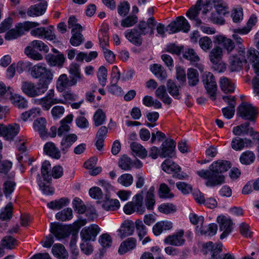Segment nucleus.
<instances>
[{"mask_svg": "<svg viewBox=\"0 0 259 259\" xmlns=\"http://www.w3.org/2000/svg\"><path fill=\"white\" fill-rule=\"evenodd\" d=\"M132 151L138 157L142 159L146 158L147 156V151L140 144L133 142L131 144Z\"/></svg>", "mask_w": 259, "mask_h": 259, "instance_id": "39", "label": "nucleus"}, {"mask_svg": "<svg viewBox=\"0 0 259 259\" xmlns=\"http://www.w3.org/2000/svg\"><path fill=\"white\" fill-rule=\"evenodd\" d=\"M202 0H197L196 5L188 10L186 15L189 19L193 20L197 17L200 11L202 9Z\"/></svg>", "mask_w": 259, "mask_h": 259, "instance_id": "44", "label": "nucleus"}, {"mask_svg": "<svg viewBox=\"0 0 259 259\" xmlns=\"http://www.w3.org/2000/svg\"><path fill=\"white\" fill-rule=\"evenodd\" d=\"M20 126L17 123L10 124L7 125L5 139L12 141L14 139L20 131Z\"/></svg>", "mask_w": 259, "mask_h": 259, "instance_id": "28", "label": "nucleus"}, {"mask_svg": "<svg viewBox=\"0 0 259 259\" xmlns=\"http://www.w3.org/2000/svg\"><path fill=\"white\" fill-rule=\"evenodd\" d=\"M100 229L97 225L92 224L88 227L83 228L80 232V236L82 240L88 241L94 240Z\"/></svg>", "mask_w": 259, "mask_h": 259, "instance_id": "12", "label": "nucleus"}, {"mask_svg": "<svg viewBox=\"0 0 259 259\" xmlns=\"http://www.w3.org/2000/svg\"><path fill=\"white\" fill-rule=\"evenodd\" d=\"M73 207L75 211L78 213L82 214L86 210V206L83 204L82 201L79 198L76 197L72 202Z\"/></svg>", "mask_w": 259, "mask_h": 259, "instance_id": "58", "label": "nucleus"}, {"mask_svg": "<svg viewBox=\"0 0 259 259\" xmlns=\"http://www.w3.org/2000/svg\"><path fill=\"white\" fill-rule=\"evenodd\" d=\"M184 230H180L174 234L166 237L164 240V243L176 246H181L183 245L185 242V240L184 238Z\"/></svg>", "mask_w": 259, "mask_h": 259, "instance_id": "14", "label": "nucleus"}, {"mask_svg": "<svg viewBox=\"0 0 259 259\" xmlns=\"http://www.w3.org/2000/svg\"><path fill=\"white\" fill-rule=\"evenodd\" d=\"M48 89L47 83L37 82L36 85L31 81H23L21 85L22 92L28 97L34 98L44 94Z\"/></svg>", "mask_w": 259, "mask_h": 259, "instance_id": "4", "label": "nucleus"}, {"mask_svg": "<svg viewBox=\"0 0 259 259\" xmlns=\"http://www.w3.org/2000/svg\"><path fill=\"white\" fill-rule=\"evenodd\" d=\"M255 159L254 153L250 151L243 152L240 156V161L241 163L249 165L252 163Z\"/></svg>", "mask_w": 259, "mask_h": 259, "instance_id": "53", "label": "nucleus"}, {"mask_svg": "<svg viewBox=\"0 0 259 259\" xmlns=\"http://www.w3.org/2000/svg\"><path fill=\"white\" fill-rule=\"evenodd\" d=\"M47 5V2H44L31 6L27 12V15L30 17H36L42 15L46 12Z\"/></svg>", "mask_w": 259, "mask_h": 259, "instance_id": "21", "label": "nucleus"}, {"mask_svg": "<svg viewBox=\"0 0 259 259\" xmlns=\"http://www.w3.org/2000/svg\"><path fill=\"white\" fill-rule=\"evenodd\" d=\"M56 218L58 220L66 221L70 220L72 218V210L70 208H66L56 214Z\"/></svg>", "mask_w": 259, "mask_h": 259, "instance_id": "52", "label": "nucleus"}, {"mask_svg": "<svg viewBox=\"0 0 259 259\" xmlns=\"http://www.w3.org/2000/svg\"><path fill=\"white\" fill-rule=\"evenodd\" d=\"M40 109L39 108H33L31 109L23 112L21 114V118L24 121L28 119L32 120L40 114Z\"/></svg>", "mask_w": 259, "mask_h": 259, "instance_id": "43", "label": "nucleus"}, {"mask_svg": "<svg viewBox=\"0 0 259 259\" xmlns=\"http://www.w3.org/2000/svg\"><path fill=\"white\" fill-rule=\"evenodd\" d=\"M50 231L58 239L64 238L70 234L68 227L56 224H51Z\"/></svg>", "mask_w": 259, "mask_h": 259, "instance_id": "15", "label": "nucleus"}, {"mask_svg": "<svg viewBox=\"0 0 259 259\" xmlns=\"http://www.w3.org/2000/svg\"><path fill=\"white\" fill-rule=\"evenodd\" d=\"M118 166L124 170H130L133 167V162L129 157L123 155L119 160Z\"/></svg>", "mask_w": 259, "mask_h": 259, "instance_id": "46", "label": "nucleus"}, {"mask_svg": "<svg viewBox=\"0 0 259 259\" xmlns=\"http://www.w3.org/2000/svg\"><path fill=\"white\" fill-rule=\"evenodd\" d=\"M30 74L34 78H41L38 82L47 83V87L52 81L53 78V73L51 70L48 69L45 64L38 63L31 67Z\"/></svg>", "mask_w": 259, "mask_h": 259, "instance_id": "3", "label": "nucleus"}, {"mask_svg": "<svg viewBox=\"0 0 259 259\" xmlns=\"http://www.w3.org/2000/svg\"><path fill=\"white\" fill-rule=\"evenodd\" d=\"M245 52L241 51L239 52V55L241 58L238 57L237 55H232L229 57L230 68L232 71H237L241 69L242 66V62L249 63L255 73L259 71V52L254 49H249L246 52V58L245 57Z\"/></svg>", "mask_w": 259, "mask_h": 259, "instance_id": "2", "label": "nucleus"}, {"mask_svg": "<svg viewBox=\"0 0 259 259\" xmlns=\"http://www.w3.org/2000/svg\"><path fill=\"white\" fill-rule=\"evenodd\" d=\"M69 200L66 198H62L59 200L51 201L48 203V206L53 210L60 209L69 203Z\"/></svg>", "mask_w": 259, "mask_h": 259, "instance_id": "45", "label": "nucleus"}, {"mask_svg": "<svg viewBox=\"0 0 259 259\" xmlns=\"http://www.w3.org/2000/svg\"><path fill=\"white\" fill-rule=\"evenodd\" d=\"M189 219L190 222L193 225H197L200 224V226H197L196 227V230L198 231L200 234H206L207 231L204 230V228L203 226L204 223V217L202 216H198L197 214L191 213L189 215Z\"/></svg>", "mask_w": 259, "mask_h": 259, "instance_id": "27", "label": "nucleus"}, {"mask_svg": "<svg viewBox=\"0 0 259 259\" xmlns=\"http://www.w3.org/2000/svg\"><path fill=\"white\" fill-rule=\"evenodd\" d=\"M154 192L155 188L151 186L146 193L145 202L146 208L148 210H152L155 203Z\"/></svg>", "mask_w": 259, "mask_h": 259, "instance_id": "32", "label": "nucleus"}, {"mask_svg": "<svg viewBox=\"0 0 259 259\" xmlns=\"http://www.w3.org/2000/svg\"><path fill=\"white\" fill-rule=\"evenodd\" d=\"M256 22V16L254 14L251 15L248 19L246 25L242 28L243 30L241 31L243 32V33H248L251 30L252 27L255 25Z\"/></svg>", "mask_w": 259, "mask_h": 259, "instance_id": "63", "label": "nucleus"}, {"mask_svg": "<svg viewBox=\"0 0 259 259\" xmlns=\"http://www.w3.org/2000/svg\"><path fill=\"white\" fill-rule=\"evenodd\" d=\"M166 85L168 91L170 95L174 98L179 99L180 98L179 90L176 83L171 80H169L167 81Z\"/></svg>", "mask_w": 259, "mask_h": 259, "instance_id": "54", "label": "nucleus"}, {"mask_svg": "<svg viewBox=\"0 0 259 259\" xmlns=\"http://www.w3.org/2000/svg\"><path fill=\"white\" fill-rule=\"evenodd\" d=\"M98 38L101 48L103 49L107 48L109 46V35L108 31L106 28H102L100 30L98 34Z\"/></svg>", "mask_w": 259, "mask_h": 259, "instance_id": "40", "label": "nucleus"}, {"mask_svg": "<svg viewBox=\"0 0 259 259\" xmlns=\"http://www.w3.org/2000/svg\"><path fill=\"white\" fill-rule=\"evenodd\" d=\"M44 152L53 158L59 159L61 157V151L54 143L48 142L44 147Z\"/></svg>", "mask_w": 259, "mask_h": 259, "instance_id": "24", "label": "nucleus"}, {"mask_svg": "<svg viewBox=\"0 0 259 259\" xmlns=\"http://www.w3.org/2000/svg\"><path fill=\"white\" fill-rule=\"evenodd\" d=\"M138 22V17L135 15H130L123 19L121 25L123 27H130L134 25Z\"/></svg>", "mask_w": 259, "mask_h": 259, "instance_id": "64", "label": "nucleus"}, {"mask_svg": "<svg viewBox=\"0 0 259 259\" xmlns=\"http://www.w3.org/2000/svg\"><path fill=\"white\" fill-rule=\"evenodd\" d=\"M107 76V70L106 68L102 66H101L98 71L97 76L100 83L103 87L105 86L106 83Z\"/></svg>", "mask_w": 259, "mask_h": 259, "instance_id": "60", "label": "nucleus"}, {"mask_svg": "<svg viewBox=\"0 0 259 259\" xmlns=\"http://www.w3.org/2000/svg\"><path fill=\"white\" fill-rule=\"evenodd\" d=\"M217 39L219 43L223 45L224 48L227 50L228 53L231 52L234 49V43L231 39L222 35L218 36Z\"/></svg>", "mask_w": 259, "mask_h": 259, "instance_id": "42", "label": "nucleus"}, {"mask_svg": "<svg viewBox=\"0 0 259 259\" xmlns=\"http://www.w3.org/2000/svg\"><path fill=\"white\" fill-rule=\"evenodd\" d=\"M231 163L227 160H218L213 162L208 170L201 169L197 171V174L206 180L205 185L207 187H215L225 183V176L223 173L231 168Z\"/></svg>", "mask_w": 259, "mask_h": 259, "instance_id": "1", "label": "nucleus"}, {"mask_svg": "<svg viewBox=\"0 0 259 259\" xmlns=\"http://www.w3.org/2000/svg\"><path fill=\"white\" fill-rule=\"evenodd\" d=\"M135 230V225L131 220H125L118 230L119 236L121 238L133 235Z\"/></svg>", "mask_w": 259, "mask_h": 259, "instance_id": "19", "label": "nucleus"}, {"mask_svg": "<svg viewBox=\"0 0 259 259\" xmlns=\"http://www.w3.org/2000/svg\"><path fill=\"white\" fill-rule=\"evenodd\" d=\"M187 75L189 85L194 87L199 83V73L196 69L192 68H189L187 70Z\"/></svg>", "mask_w": 259, "mask_h": 259, "instance_id": "31", "label": "nucleus"}, {"mask_svg": "<svg viewBox=\"0 0 259 259\" xmlns=\"http://www.w3.org/2000/svg\"><path fill=\"white\" fill-rule=\"evenodd\" d=\"M202 81L210 98L215 100L218 87L213 75L209 72H204L202 76Z\"/></svg>", "mask_w": 259, "mask_h": 259, "instance_id": "8", "label": "nucleus"}, {"mask_svg": "<svg viewBox=\"0 0 259 259\" xmlns=\"http://www.w3.org/2000/svg\"><path fill=\"white\" fill-rule=\"evenodd\" d=\"M69 77L76 85L78 81L82 79L80 67L76 63H72L68 67Z\"/></svg>", "mask_w": 259, "mask_h": 259, "instance_id": "18", "label": "nucleus"}, {"mask_svg": "<svg viewBox=\"0 0 259 259\" xmlns=\"http://www.w3.org/2000/svg\"><path fill=\"white\" fill-rule=\"evenodd\" d=\"M237 114L242 119L255 122L258 112L257 108L247 102H243L237 108Z\"/></svg>", "mask_w": 259, "mask_h": 259, "instance_id": "7", "label": "nucleus"}, {"mask_svg": "<svg viewBox=\"0 0 259 259\" xmlns=\"http://www.w3.org/2000/svg\"><path fill=\"white\" fill-rule=\"evenodd\" d=\"M142 34L135 28L125 31V37L133 45L140 46L143 42Z\"/></svg>", "mask_w": 259, "mask_h": 259, "instance_id": "16", "label": "nucleus"}, {"mask_svg": "<svg viewBox=\"0 0 259 259\" xmlns=\"http://www.w3.org/2000/svg\"><path fill=\"white\" fill-rule=\"evenodd\" d=\"M133 177L130 174H124L121 175L117 180L118 183L127 187L130 186L133 182Z\"/></svg>", "mask_w": 259, "mask_h": 259, "instance_id": "55", "label": "nucleus"}, {"mask_svg": "<svg viewBox=\"0 0 259 259\" xmlns=\"http://www.w3.org/2000/svg\"><path fill=\"white\" fill-rule=\"evenodd\" d=\"M53 26H50L48 28L40 27L31 30V35L39 38H44L50 40L56 39V36L53 31Z\"/></svg>", "mask_w": 259, "mask_h": 259, "instance_id": "11", "label": "nucleus"}, {"mask_svg": "<svg viewBox=\"0 0 259 259\" xmlns=\"http://www.w3.org/2000/svg\"><path fill=\"white\" fill-rule=\"evenodd\" d=\"M150 70L161 80H165L167 77L166 71L161 65L154 64L150 66Z\"/></svg>", "mask_w": 259, "mask_h": 259, "instance_id": "30", "label": "nucleus"}, {"mask_svg": "<svg viewBox=\"0 0 259 259\" xmlns=\"http://www.w3.org/2000/svg\"><path fill=\"white\" fill-rule=\"evenodd\" d=\"M143 191L141 193L135 195L133 198L131 203L133 204V206L136 209V212L140 214H143L145 211V207L143 205V197L142 195Z\"/></svg>", "mask_w": 259, "mask_h": 259, "instance_id": "26", "label": "nucleus"}, {"mask_svg": "<svg viewBox=\"0 0 259 259\" xmlns=\"http://www.w3.org/2000/svg\"><path fill=\"white\" fill-rule=\"evenodd\" d=\"M190 25L185 17L180 16L167 26V31H168L169 34L175 33L180 31L187 32L190 30Z\"/></svg>", "mask_w": 259, "mask_h": 259, "instance_id": "9", "label": "nucleus"}, {"mask_svg": "<svg viewBox=\"0 0 259 259\" xmlns=\"http://www.w3.org/2000/svg\"><path fill=\"white\" fill-rule=\"evenodd\" d=\"M217 222L219 224L220 230L223 231L220 238L223 239L227 237L232 232L233 229V222L232 220L225 216H219L217 218Z\"/></svg>", "mask_w": 259, "mask_h": 259, "instance_id": "10", "label": "nucleus"}, {"mask_svg": "<svg viewBox=\"0 0 259 259\" xmlns=\"http://www.w3.org/2000/svg\"><path fill=\"white\" fill-rule=\"evenodd\" d=\"M77 140V136L74 134L65 135L60 143V150L65 154L69 151L73 144Z\"/></svg>", "mask_w": 259, "mask_h": 259, "instance_id": "17", "label": "nucleus"}, {"mask_svg": "<svg viewBox=\"0 0 259 259\" xmlns=\"http://www.w3.org/2000/svg\"><path fill=\"white\" fill-rule=\"evenodd\" d=\"M120 206L119 201L117 199H108L103 205V208L107 211H114L117 209Z\"/></svg>", "mask_w": 259, "mask_h": 259, "instance_id": "49", "label": "nucleus"}, {"mask_svg": "<svg viewBox=\"0 0 259 259\" xmlns=\"http://www.w3.org/2000/svg\"><path fill=\"white\" fill-rule=\"evenodd\" d=\"M52 250L53 254L60 259H66L68 257V252L62 244H55Z\"/></svg>", "mask_w": 259, "mask_h": 259, "instance_id": "36", "label": "nucleus"}, {"mask_svg": "<svg viewBox=\"0 0 259 259\" xmlns=\"http://www.w3.org/2000/svg\"><path fill=\"white\" fill-rule=\"evenodd\" d=\"M34 103L40 105L44 110L48 111L53 105L59 103L65 104V102L62 99L55 98V91L51 89L43 98L35 99Z\"/></svg>", "mask_w": 259, "mask_h": 259, "instance_id": "6", "label": "nucleus"}, {"mask_svg": "<svg viewBox=\"0 0 259 259\" xmlns=\"http://www.w3.org/2000/svg\"><path fill=\"white\" fill-rule=\"evenodd\" d=\"M68 27L71 28V33H73L75 31H82L81 26L77 23L76 18L73 16H70L68 21Z\"/></svg>", "mask_w": 259, "mask_h": 259, "instance_id": "61", "label": "nucleus"}, {"mask_svg": "<svg viewBox=\"0 0 259 259\" xmlns=\"http://www.w3.org/2000/svg\"><path fill=\"white\" fill-rule=\"evenodd\" d=\"M74 85L75 84L66 74L60 75L56 82V88L60 92H62L66 88Z\"/></svg>", "mask_w": 259, "mask_h": 259, "instance_id": "20", "label": "nucleus"}, {"mask_svg": "<svg viewBox=\"0 0 259 259\" xmlns=\"http://www.w3.org/2000/svg\"><path fill=\"white\" fill-rule=\"evenodd\" d=\"M93 118L95 126H98L103 124L105 120L106 115L102 110L98 109L95 112Z\"/></svg>", "mask_w": 259, "mask_h": 259, "instance_id": "59", "label": "nucleus"}, {"mask_svg": "<svg viewBox=\"0 0 259 259\" xmlns=\"http://www.w3.org/2000/svg\"><path fill=\"white\" fill-rule=\"evenodd\" d=\"M136 228L137 229L139 237L140 240L146 235L147 230L145 226L140 220H137L135 222Z\"/></svg>", "mask_w": 259, "mask_h": 259, "instance_id": "62", "label": "nucleus"}, {"mask_svg": "<svg viewBox=\"0 0 259 259\" xmlns=\"http://www.w3.org/2000/svg\"><path fill=\"white\" fill-rule=\"evenodd\" d=\"M27 50L32 49L34 51H39L48 53L49 51V47L41 40H34L29 43L27 47Z\"/></svg>", "mask_w": 259, "mask_h": 259, "instance_id": "34", "label": "nucleus"}, {"mask_svg": "<svg viewBox=\"0 0 259 259\" xmlns=\"http://www.w3.org/2000/svg\"><path fill=\"white\" fill-rule=\"evenodd\" d=\"M46 60L50 66H56L61 67L65 61V57L62 54L57 55L48 54L46 57Z\"/></svg>", "mask_w": 259, "mask_h": 259, "instance_id": "25", "label": "nucleus"}, {"mask_svg": "<svg viewBox=\"0 0 259 259\" xmlns=\"http://www.w3.org/2000/svg\"><path fill=\"white\" fill-rule=\"evenodd\" d=\"M16 183L12 180H7L3 185V192L6 197L10 196L14 192Z\"/></svg>", "mask_w": 259, "mask_h": 259, "instance_id": "51", "label": "nucleus"}, {"mask_svg": "<svg viewBox=\"0 0 259 259\" xmlns=\"http://www.w3.org/2000/svg\"><path fill=\"white\" fill-rule=\"evenodd\" d=\"M13 205L12 203H9L0 212V220L2 221L10 220L13 215L12 213Z\"/></svg>", "mask_w": 259, "mask_h": 259, "instance_id": "47", "label": "nucleus"}, {"mask_svg": "<svg viewBox=\"0 0 259 259\" xmlns=\"http://www.w3.org/2000/svg\"><path fill=\"white\" fill-rule=\"evenodd\" d=\"M39 25V23L34 22L25 21L18 23L15 28L10 30L5 34L6 40L16 39L23 35L25 31H29L31 28H35Z\"/></svg>", "mask_w": 259, "mask_h": 259, "instance_id": "5", "label": "nucleus"}, {"mask_svg": "<svg viewBox=\"0 0 259 259\" xmlns=\"http://www.w3.org/2000/svg\"><path fill=\"white\" fill-rule=\"evenodd\" d=\"M7 97L12 104L18 108H26L28 107V102L23 97L18 95H12V93H8Z\"/></svg>", "mask_w": 259, "mask_h": 259, "instance_id": "22", "label": "nucleus"}, {"mask_svg": "<svg viewBox=\"0 0 259 259\" xmlns=\"http://www.w3.org/2000/svg\"><path fill=\"white\" fill-rule=\"evenodd\" d=\"M158 195L161 198H171L174 196V194L170 192L169 188L165 183L160 185Z\"/></svg>", "mask_w": 259, "mask_h": 259, "instance_id": "48", "label": "nucleus"}, {"mask_svg": "<svg viewBox=\"0 0 259 259\" xmlns=\"http://www.w3.org/2000/svg\"><path fill=\"white\" fill-rule=\"evenodd\" d=\"M161 167L165 172L170 174L172 172H178L180 170V167L170 159H166L161 164Z\"/></svg>", "mask_w": 259, "mask_h": 259, "instance_id": "35", "label": "nucleus"}, {"mask_svg": "<svg viewBox=\"0 0 259 259\" xmlns=\"http://www.w3.org/2000/svg\"><path fill=\"white\" fill-rule=\"evenodd\" d=\"M199 45L203 51L207 52L212 48V42L209 37L204 36L199 39Z\"/></svg>", "mask_w": 259, "mask_h": 259, "instance_id": "57", "label": "nucleus"}, {"mask_svg": "<svg viewBox=\"0 0 259 259\" xmlns=\"http://www.w3.org/2000/svg\"><path fill=\"white\" fill-rule=\"evenodd\" d=\"M137 245V240L134 237H130L121 242L118 248V253L124 254L127 252L135 249Z\"/></svg>", "mask_w": 259, "mask_h": 259, "instance_id": "23", "label": "nucleus"}, {"mask_svg": "<svg viewBox=\"0 0 259 259\" xmlns=\"http://www.w3.org/2000/svg\"><path fill=\"white\" fill-rule=\"evenodd\" d=\"M222 55V49L219 46L215 47L209 53V60L212 63L216 64L221 60Z\"/></svg>", "mask_w": 259, "mask_h": 259, "instance_id": "37", "label": "nucleus"}, {"mask_svg": "<svg viewBox=\"0 0 259 259\" xmlns=\"http://www.w3.org/2000/svg\"><path fill=\"white\" fill-rule=\"evenodd\" d=\"M1 244L8 249H12L17 245V241L12 236H6L2 240Z\"/></svg>", "mask_w": 259, "mask_h": 259, "instance_id": "56", "label": "nucleus"}, {"mask_svg": "<svg viewBox=\"0 0 259 259\" xmlns=\"http://www.w3.org/2000/svg\"><path fill=\"white\" fill-rule=\"evenodd\" d=\"M82 31H75L72 33V36L70 39V44L74 47L79 46L84 41L83 35L81 34Z\"/></svg>", "mask_w": 259, "mask_h": 259, "instance_id": "50", "label": "nucleus"}, {"mask_svg": "<svg viewBox=\"0 0 259 259\" xmlns=\"http://www.w3.org/2000/svg\"><path fill=\"white\" fill-rule=\"evenodd\" d=\"M176 146V143L173 140H166L161 145L159 156L162 158L174 157Z\"/></svg>", "mask_w": 259, "mask_h": 259, "instance_id": "13", "label": "nucleus"}, {"mask_svg": "<svg viewBox=\"0 0 259 259\" xmlns=\"http://www.w3.org/2000/svg\"><path fill=\"white\" fill-rule=\"evenodd\" d=\"M155 96L164 104L169 105L171 103V99L167 94L166 88L163 85L159 86L157 89L155 91Z\"/></svg>", "mask_w": 259, "mask_h": 259, "instance_id": "33", "label": "nucleus"}, {"mask_svg": "<svg viewBox=\"0 0 259 259\" xmlns=\"http://www.w3.org/2000/svg\"><path fill=\"white\" fill-rule=\"evenodd\" d=\"M34 128L38 131L40 137H42L47 133L46 120L45 118L40 117L36 119L33 122Z\"/></svg>", "mask_w": 259, "mask_h": 259, "instance_id": "38", "label": "nucleus"}, {"mask_svg": "<svg viewBox=\"0 0 259 259\" xmlns=\"http://www.w3.org/2000/svg\"><path fill=\"white\" fill-rule=\"evenodd\" d=\"M219 84L221 90L225 93H232L234 91V83L227 77H221Z\"/></svg>", "mask_w": 259, "mask_h": 259, "instance_id": "29", "label": "nucleus"}, {"mask_svg": "<svg viewBox=\"0 0 259 259\" xmlns=\"http://www.w3.org/2000/svg\"><path fill=\"white\" fill-rule=\"evenodd\" d=\"M51 165L49 161H45L41 167V174L44 181L50 183L52 180L51 173H50Z\"/></svg>", "mask_w": 259, "mask_h": 259, "instance_id": "41", "label": "nucleus"}]
</instances>
